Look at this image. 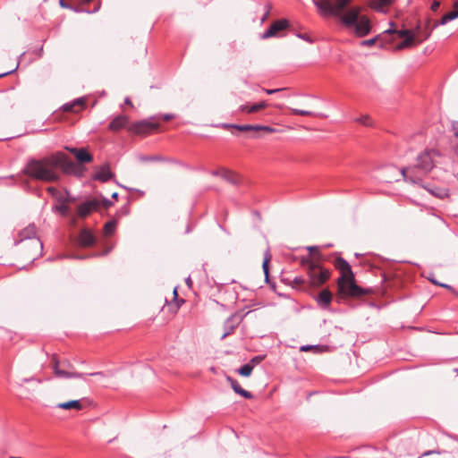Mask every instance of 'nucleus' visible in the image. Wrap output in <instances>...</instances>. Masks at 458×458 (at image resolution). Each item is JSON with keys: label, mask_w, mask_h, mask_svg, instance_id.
<instances>
[{"label": "nucleus", "mask_w": 458, "mask_h": 458, "mask_svg": "<svg viewBox=\"0 0 458 458\" xmlns=\"http://www.w3.org/2000/svg\"><path fill=\"white\" fill-rule=\"evenodd\" d=\"M221 127L224 129L233 128L240 131H256V125H252V124L238 125V124H231V123H222Z\"/></svg>", "instance_id": "nucleus-23"}, {"label": "nucleus", "mask_w": 458, "mask_h": 458, "mask_svg": "<svg viewBox=\"0 0 458 458\" xmlns=\"http://www.w3.org/2000/svg\"><path fill=\"white\" fill-rule=\"evenodd\" d=\"M379 38H380V36H377V37L370 38V39L363 40L361 42V45L368 46V47L373 46L379 39Z\"/></svg>", "instance_id": "nucleus-38"}, {"label": "nucleus", "mask_w": 458, "mask_h": 458, "mask_svg": "<svg viewBox=\"0 0 458 458\" xmlns=\"http://www.w3.org/2000/svg\"><path fill=\"white\" fill-rule=\"evenodd\" d=\"M102 204L106 208H107L108 207H110L112 205V202L109 199L104 198L102 200Z\"/></svg>", "instance_id": "nucleus-51"}, {"label": "nucleus", "mask_w": 458, "mask_h": 458, "mask_svg": "<svg viewBox=\"0 0 458 458\" xmlns=\"http://www.w3.org/2000/svg\"><path fill=\"white\" fill-rule=\"evenodd\" d=\"M37 235V227L34 225H30L23 230L19 233V237L21 241L26 239L36 238Z\"/></svg>", "instance_id": "nucleus-20"}, {"label": "nucleus", "mask_w": 458, "mask_h": 458, "mask_svg": "<svg viewBox=\"0 0 458 458\" xmlns=\"http://www.w3.org/2000/svg\"><path fill=\"white\" fill-rule=\"evenodd\" d=\"M226 380L236 394H240L241 396L246 399H251L253 397L252 394L243 389L236 379L233 378L230 376H227Z\"/></svg>", "instance_id": "nucleus-17"}, {"label": "nucleus", "mask_w": 458, "mask_h": 458, "mask_svg": "<svg viewBox=\"0 0 458 458\" xmlns=\"http://www.w3.org/2000/svg\"><path fill=\"white\" fill-rule=\"evenodd\" d=\"M89 376H104L103 372H94V373H90L89 374Z\"/></svg>", "instance_id": "nucleus-58"}, {"label": "nucleus", "mask_w": 458, "mask_h": 458, "mask_svg": "<svg viewBox=\"0 0 458 458\" xmlns=\"http://www.w3.org/2000/svg\"><path fill=\"white\" fill-rule=\"evenodd\" d=\"M76 242L81 248H89L96 244L97 237L91 230L82 228L77 236Z\"/></svg>", "instance_id": "nucleus-9"}, {"label": "nucleus", "mask_w": 458, "mask_h": 458, "mask_svg": "<svg viewBox=\"0 0 458 458\" xmlns=\"http://www.w3.org/2000/svg\"><path fill=\"white\" fill-rule=\"evenodd\" d=\"M100 2H98L94 8L92 10L84 9L80 5H72V8H69L70 10H72L75 13H97L100 9Z\"/></svg>", "instance_id": "nucleus-25"}, {"label": "nucleus", "mask_w": 458, "mask_h": 458, "mask_svg": "<svg viewBox=\"0 0 458 458\" xmlns=\"http://www.w3.org/2000/svg\"><path fill=\"white\" fill-rule=\"evenodd\" d=\"M186 284H187L189 286L191 285V278H190V277H188V278L186 279Z\"/></svg>", "instance_id": "nucleus-63"}, {"label": "nucleus", "mask_w": 458, "mask_h": 458, "mask_svg": "<svg viewBox=\"0 0 458 458\" xmlns=\"http://www.w3.org/2000/svg\"><path fill=\"white\" fill-rule=\"evenodd\" d=\"M452 130L456 138H458V122H454L452 124Z\"/></svg>", "instance_id": "nucleus-47"}, {"label": "nucleus", "mask_w": 458, "mask_h": 458, "mask_svg": "<svg viewBox=\"0 0 458 458\" xmlns=\"http://www.w3.org/2000/svg\"><path fill=\"white\" fill-rule=\"evenodd\" d=\"M301 264L307 269L310 285L318 287L329 279L330 271L311 261L310 259H303Z\"/></svg>", "instance_id": "nucleus-6"}, {"label": "nucleus", "mask_w": 458, "mask_h": 458, "mask_svg": "<svg viewBox=\"0 0 458 458\" xmlns=\"http://www.w3.org/2000/svg\"><path fill=\"white\" fill-rule=\"evenodd\" d=\"M446 15V18L448 19L449 21L458 18V7L457 8H454V11L448 13H445Z\"/></svg>", "instance_id": "nucleus-37"}, {"label": "nucleus", "mask_w": 458, "mask_h": 458, "mask_svg": "<svg viewBox=\"0 0 458 458\" xmlns=\"http://www.w3.org/2000/svg\"><path fill=\"white\" fill-rule=\"evenodd\" d=\"M114 174L110 171V167L108 165H104L99 167L98 171L93 174L92 178L93 180L99 181L102 182H106L108 180H110Z\"/></svg>", "instance_id": "nucleus-15"}, {"label": "nucleus", "mask_w": 458, "mask_h": 458, "mask_svg": "<svg viewBox=\"0 0 458 458\" xmlns=\"http://www.w3.org/2000/svg\"><path fill=\"white\" fill-rule=\"evenodd\" d=\"M55 199H56V200L60 204L67 203L68 202V199L64 196H63L61 193H60V195H57Z\"/></svg>", "instance_id": "nucleus-45"}, {"label": "nucleus", "mask_w": 458, "mask_h": 458, "mask_svg": "<svg viewBox=\"0 0 458 458\" xmlns=\"http://www.w3.org/2000/svg\"><path fill=\"white\" fill-rule=\"evenodd\" d=\"M332 299V293L327 288L323 289L315 298L318 305L323 310H327L329 308Z\"/></svg>", "instance_id": "nucleus-14"}, {"label": "nucleus", "mask_w": 458, "mask_h": 458, "mask_svg": "<svg viewBox=\"0 0 458 458\" xmlns=\"http://www.w3.org/2000/svg\"><path fill=\"white\" fill-rule=\"evenodd\" d=\"M352 0H312L318 13L324 17H341L345 14Z\"/></svg>", "instance_id": "nucleus-5"}, {"label": "nucleus", "mask_w": 458, "mask_h": 458, "mask_svg": "<svg viewBox=\"0 0 458 458\" xmlns=\"http://www.w3.org/2000/svg\"><path fill=\"white\" fill-rule=\"evenodd\" d=\"M265 7H266V13L261 19L262 21H264L268 17L270 10L272 8L270 4H267Z\"/></svg>", "instance_id": "nucleus-44"}, {"label": "nucleus", "mask_w": 458, "mask_h": 458, "mask_svg": "<svg viewBox=\"0 0 458 458\" xmlns=\"http://www.w3.org/2000/svg\"><path fill=\"white\" fill-rule=\"evenodd\" d=\"M64 174L81 176V169L65 153L56 151L42 158H30L21 173L37 181L57 182L61 179L58 169Z\"/></svg>", "instance_id": "nucleus-1"}, {"label": "nucleus", "mask_w": 458, "mask_h": 458, "mask_svg": "<svg viewBox=\"0 0 458 458\" xmlns=\"http://www.w3.org/2000/svg\"><path fill=\"white\" fill-rule=\"evenodd\" d=\"M268 262H269V257H266L263 261V264H262V267H263V271L265 273L266 278L268 277Z\"/></svg>", "instance_id": "nucleus-39"}, {"label": "nucleus", "mask_w": 458, "mask_h": 458, "mask_svg": "<svg viewBox=\"0 0 458 458\" xmlns=\"http://www.w3.org/2000/svg\"><path fill=\"white\" fill-rule=\"evenodd\" d=\"M297 36H298L299 38H302V39L306 40V41H309V42H310V41H311V40H310V37H309L307 34H298Z\"/></svg>", "instance_id": "nucleus-54"}, {"label": "nucleus", "mask_w": 458, "mask_h": 458, "mask_svg": "<svg viewBox=\"0 0 458 458\" xmlns=\"http://www.w3.org/2000/svg\"><path fill=\"white\" fill-rule=\"evenodd\" d=\"M265 356H262V355H257V356H254L250 360V362H248L249 364H252L253 365V368L259 364L263 360H264Z\"/></svg>", "instance_id": "nucleus-36"}, {"label": "nucleus", "mask_w": 458, "mask_h": 458, "mask_svg": "<svg viewBox=\"0 0 458 458\" xmlns=\"http://www.w3.org/2000/svg\"><path fill=\"white\" fill-rule=\"evenodd\" d=\"M414 43V37H408V38H404L402 42L398 43L395 47L397 50H401L403 48L410 47Z\"/></svg>", "instance_id": "nucleus-29"}, {"label": "nucleus", "mask_w": 458, "mask_h": 458, "mask_svg": "<svg viewBox=\"0 0 458 458\" xmlns=\"http://www.w3.org/2000/svg\"><path fill=\"white\" fill-rule=\"evenodd\" d=\"M386 32H389V33H396L398 38H408V37H414L413 33L411 30H386Z\"/></svg>", "instance_id": "nucleus-28"}, {"label": "nucleus", "mask_w": 458, "mask_h": 458, "mask_svg": "<svg viewBox=\"0 0 458 458\" xmlns=\"http://www.w3.org/2000/svg\"><path fill=\"white\" fill-rule=\"evenodd\" d=\"M65 148H66L70 153H72V155H74V157H76V151L80 149V148H70V147H66Z\"/></svg>", "instance_id": "nucleus-52"}, {"label": "nucleus", "mask_w": 458, "mask_h": 458, "mask_svg": "<svg viewBox=\"0 0 458 458\" xmlns=\"http://www.w3.org/2000/svg\"><path fill=\"white\" fill-rule=\"evenodd\" d=\"M319 347L318 345H303L300 348L301 352H308L310 350H318Z\"/></svg>", "instance_id": "nucleus-42"}, {"label": "nucleus", "mask_w": 458, "mask_h": 458, "mask_svg": "<svg viewBox=\"0 0 458 458\" xmlns=\"http://www.w3.org/2000/svg\"><path fill=\"white\" fill-rule=\"evenodd\" d=\"M59 4L62 8H72V4L66 3L65 0H59Z\"/></svg>", "instance_id": "nucleus-46"}, {"label": "nucleus", "mask_w": 458, "mask_h": 458, "mask_svg": "<svg viewBox=\"0 0 458 458\" xmlns=\"http://www.w3.org/2000/svg\"><path fill=\"white\" fill-rule=\"evenodd\" d=\"M47 191L54 198H55L57 195H60V191L55 187H48Z\"/></svg>", "instance_id": "nucleus-41"}, {"label": "nucleus", "mask_w": 458, "mask_h": 458, "mask_svg": "<svg viewBox=\"0 0 458 458\" xmlns=\"http://www.w3.org/2000/svg\"><path fill=\"white\" fill-rule=\"evenodd\" d=\"M35 380L34 377H25V378H22L21 379V384L23 383H27V382H30V381H33Z\"/></svg>", "instance_id": "nucleus-56"}, {"label": "nucleus", "mask_w": 458, "mask_h": 458, "mask_svg": "<svg viewBox=\"0 0 458 458\" xmlns=\"http://www.w3.org/2000/svg\"><path fill=\"white\" fill-rule=\"evenodd\" d=\"M289 26L286 19H280L275 21L269 28L261 35L262 39H267L273 37H278L279 32L283 31Z\"/></svg>", "instance_id": "nucleus-10"}, {"label": "nucleus", "mask_w": 458, "mask_h": 458, "mask_svg": "<svg viewBox=\"0 0 458 458\" xmlns=\"http://www.w3.org/2000/svg\"><path fill=\"white\" fill-rule=\"evenodd\" d=\"M147 159H148V160H152V161H154V160H159V158H158L157 157H148Z\"/></svg>", "instance_id": "nucleus-60"}, {"label": "nucleus", "mask_w": 458, "mask_h": 458, "mask_svg": "<svg viewBox=\"0 0 458 458\" xmlns=\"http://www.w3.org/2000/svg\"><path fill=\"white\" fill-rule=\"evenodd\" d=\"M284 89H265L266 93L268 95H272L274 93L279 92L283 90Z\"/></svg>", "instance_id": "nucleus-50"}, {"label": "nucleus", "mask_w": 458, "mask_h": 458, "mask_svg": "<svg viewBox=\"0 0 458 458\" xmlns=\"http://www.w3.org/2000/svg\"><path fill=\"white\" fill-rule=\"evenodd\" d=\"M51 363L54 373L58 377L81 378L84 377V374L82 373L66 370V369H71L72 367V364L68 361L59 362L55 356H53Z\"/></svg>", "instance_id": "nucleus-8"}, {"label": "nucleus", "mask_w": 458, "mask_h": 458, "mask_svg": "<svg viewBox=\"0 0 458 458\" xmlns=\"http://www.w3.org/2000/svg\"><path fill=\"white\" fill-rule=\"evenodd\" d=\"M174 117V115L173 114H165L164 115H162V119L165 122H168L170 120H172L173 118Z\"/></svg>", "instance_id": "nucleus-49"}, {"label": "nucleus", "mask_w": 458, "mask_h": 458, "mask_svg": "<svg viewBox=\"0 0 458 458\" xmlns=\"http://www.w3.org/2000/svg\"><path fill=\"white\" fill-rule=\"evenodd\" d=\"M292 114H297V115H304V116H321L324 117L323 114H318L314 112L308 111V110H302V109H297V108H290Z\"/></svg>", "instance_id": "nucleus-27"}, {"label": "nucleus", "mask_w": 458, "mask_h": 458, "mask_svg": "<svg viewBox=\"0 0 458 458\" xmlns=\"http://www.w3.org/2000/svg\"><path fill=\"white\" fill-rule=\"evenodd\" d=\"M438 157L440 153L437 149H425L417 157L414 165L401 169L404 181L422 185V179L435 167Z\"/></svg>", "instance_id": "nucleus-2"}, {"label": "nucleus", "mask_w": 458, "mask_h": 458, "mask_svg": "<svg viewBox=\"0 0 458 458\" xmlns=\"http://www.w3.org/2000/svg\"><path fill=\"white\" fill-rule=\"evenodd\" d=\"M250 106L251 105L249 104L242 105L240 106L239 110L242 113L252 114L253 112L250 111Z\"/></svg>", "instance_id": "nucleus-40"}, {"label": "nucleus", "mask_w": 458, "mask_h": 458, "mask_svg": "<svg viewBox=\"0 0 458 458\" xmlns=\"http://www.w3.org/2000/svg\"><path fill=\"white\" fill-rule=\"evenodd\" d=\"M100 207V201L93 199L89 200H86L79 205L77 209V214L80 217H86L93 211H96Z\"/></svg>", "instance_id": "nucleus-11"}, {"label": "nucleus", "mask_w": 458, "mask_h": 458, "mask_svg": "<svg viewBox=\"0 0 458 458\" xmlns=\"http://www.w3.org/2000/svg\"><path fill=\"white\" fill-rule=\"evenodd\" d=\"M158 127L159 123L157 121V117H150L130 124L128 131L137 135H148L157 130Z\"/></svg>", "instance_id": "nucleus-7"}, {"label": "nucleus", "mask_w": 458, "mask_h": 458, "mask_svg": "<svg viewBox=\"0 0 458 458\" xmlns=\"http://www.w3.org/2000/svg\"><path fill=\"white\" fill-rule=\"evenodd\" d=\"M129 117L124 114L115 116L108 124V130L117 132L122 129L129 127Z\"/></svg>", "instance_id": "nucleus-13"}, {"label": "nucleus", "mask_w": 458, "mask_h": 458, "mask_svg": "<svg viewBox=\"0 0 458 458\" xmlns=\"http://www.w3.org/2000/svg\"><path fill=\"white\" fill-rule=\"evenodd\" d=\"M307 249L310 253L318 252V249L317 246H310Z\"/></svg>", "instance_id": "nucleus-53"}, {"label": "nucleus", "mask_w": 458, "mask_h": 458, "mask_svg": "<svg viewBox=\"0 0 458 458\" xmlns=\"http://www.w3.org/2000/svg\"><path fill=\"white\" fill-rule=\"evenodd\" d=\"M55 209L57 210L58 212H60L61 215L67 216L70 208L67 205V203H63V204H60L58 206H55Z\"/></svg>", "instance_id": "nucleus-34"}, {"label": "nucleus", "mask_w": 458, "mask_h": 458, "mask_svg": "<svg viewBox=\"0 0 458 458\" xmlns=\"http://www.w3.org/2000/svg\"><path fill=\"white\" fill-rule=\"evenodd\" d=\"M241 323V318L237 314H233L224 323V333L221 339L230 335Z\"/></svg>", "instance_id": "nucleus-12"}, {"label": "nucleus", "mask_w": 458, "mask_h": 458, "mask_svg": "<svg viewBox=\"0 0 458 458\" xmlns=\"http://www.w3.org/2000/svg\"><path fill=\"white\" fill-rule=\"evenodd\" d=\"M260 131L268 132V133H274V132L277 131V130L274 127L256 124V131Z\"/></svg>", "instance_id": "nucleus-33"}, {"label": "nucleus", "mask_w": 458, "mask_h": 458, "mask_svg": "<svg viewBox=\"0 0 458 458\" xmlns=\"http://www.w3.org/2000/svg\"><path fill=\"white\" fill-rule=\"evenodd\" d=\"M253 370V365L246 363L240 367L236 371L242 377H250Z\"/></svg>", "instance_id": "nucleus-26"}, {"label": "nucleus", "mask_w": 458, "mask_h": 458, "mask_svg": "<svg viewBox=\"0 0 458 458\" xmlns=\"http://www.w3.org/2000/svg\"><path fill=\"white\" fill-rule=\"evenodd\" d=\"M56 408L63 410L74 409L77 411L82 410L83 406L80 400H72L64 403H60L56 405Z\"/></svg>", "instance_id": "nucleus-21"}, {"label": "nucleus", "mask_w": 458, "mask_h": 458, "mask_svg": "<svg viewBox=\"0 0 458 458\" xmlns=\"http://www.w3.org/2000/svg\"><path fill=\"white\" fill-rule=\"evenodd\" d=\"M116 227V222L114 220L109 221L104 225V232L106 235H111Z\"/></svg>", "instance_id": "nucleus-31"}, {"label": "nucleus", "mask_w": 458, "mask_h": 458, "mask_svg": "<svg viewBox=\"0 0 458 458\" xmlns=\"http://www.w3.org/2000/svg\"><path fill=\"white\" fill-rule=\"evenodd\" d=\"M334 264L335 268L341 273L340 277L337 279L338 291L336 300L338 302L344 298L360 297L369 292L356 284L351 266L344 259L338 257L335 259Z\"/></svg>", "instance_id": "nucleus-3"}, {"label": "nucleus", "mask_w": 458, "mask_h": 458, "mask_svg": "<svg viewBox=\"0 0 458 458\" xmlns=\"http://www.w3.org/2000/svg\"><path fill=\"white\" fill-rule=\"evenodd\" d=\"M109 252H110V249H107L105 251L100 252V253H96L93 256L94 257L105 256V255H107Z\"/></svg>", "instance_id": "nucleus-55"}, {"label": "nucleus", "mask_w": 458, "mask_h": 458, "mask_svg": "<svg viewBox=\"0 0 458 458\" xmlns=\"http://www.w3.org/2000/svg\"><path fill=\"white\" fill-rule=\"evenodd\" d=\"M211 174L214 176H221V169L212 171Z\"/></svg>", "instance_id": "nucleus-57"}, {"label": "nucleus", "mask_w": 458, "mask_h": 458, "mask_svg": "<svg viewBox=\"0 0 458 458\" xmlns=\"http://www.w3.org/2000/svg\"><path fill=\"white\" fill-rule=\"evenodd\" d=\"M394 0H371V7L377 11H382L385 6L390 5Z\"/></svg>", "instance_id": "nucleus-24"}, {"label": "nucleus", "mask_w": 458, "mask_h": 458, "mask_svg": "<svg viewBox=\"0 0 458 458\" xmlns=\"http://www.w3.org/2000/svg\"><path fill=\"white\" fill-rule=\"evenodd\" d=\"M355 122L359 123H361L365 126H370L372 123L370 122V117L369 115H361L360 117L359 118H356L355 119Z\"/></svg>", "instance_id": "nucleus-35"}, {"label": "nucleus", "mask_w": 458, "mask_h": 458, "mask_svg": "<svg viewBox=\"0 0 458 458\" xmlns=\"http://www.w3.org/2000/svg\"><path fill=\"white\" fill-rule=\"evenodd\" d=\"M124 103H125V104H127V105L132 106V104H131V101L130 98H125V99H124Z\"/></svg>", "instance_id": "nucleus-59"}, {"label": "nucleus", "mask_w": 458, "mask_h": 458, "mask_svg": "<svg viewBox=\"0 0 458 458\" xmlns=\"http://www.w3.org/2000/svg\"><path fill=\"white\" fill-rule=\"evenodd\" d=\"M434 284H437V285H440V284L437 281V280H434V279H429Z\"/></svg>", "instance_id": "nucleus-62"}, {"label": "nucleus", "mask_w": 458, "mask_h": 458, "mask_svg": "<svg viewBox=\"0 0 458 458\" xmlns=\"http://www.w3.org/2000/svg\"><path fill=\"white\" fill-rule=\"evenodd\" d=\"M306 280L301 276H295L292 281V286L297 289H301L305 286Z\"/></svg>", "instance_id": "nucleus-30"}, {"label": "nucleus", "mask_w": 458, "mask_h": 458, "mask_svg": "<svg viewBox=\"0 0 458 458\" xmlns=\"http://www.w3.org/2000/svg\"><path fill=\"white\" fill-rule=\"evenodd\" d=\"M439 7H440V2L433 1V3L431 4V10L433 12H437Z\"/></svg>", "instance_id": "nucleus-48"}, {"label": "nucleus", "mask_w": 458, "mask_h": 458, "mask_svg": "<svg viewBox=\"0 0 458 458\" xmlns=\"http://www.w3.org/2000/svg\"><path fill=\"white\" fill-rule=\"evenodd\" d=\"M268 106V104L266 101H260L259 103L252 104L250 106V111L253 113H257L262 109H265Z\"/></svg>", "instance_id": "nucleus-32"}, {"label": "nucleus", "mask_w": 458, "mask_h": 458, "mask_svg": "<svg viewBox=\"0 0 458 458\" xmlns=\"http://www.w3.org/2000/svg\"><path fill=\"white\" fill-rule=\"evenodd\" d=\"M420 186L427 190L430 194L437 198L445 199L448 197V189L438 186H431L430 184H425L424 179H422V185Z\"/></svg>", "instance_id": "nucleus-16"}, {"label": "nucleus", "mask_w": 458, "mask_h": 458, "mask_svg": "<svg viewBox=\"0 0 458 458\" xmlns=\"http://www.w3.org/2000/svg\"><path fill=\"white\" fill-rule=\"evenodd\" d=\"M448 19L446 18V15L445 14L439 21H437L434 26L433 29H436L439 25H445L448 22Z\"/></svg>", "instance_id": "nucleus-43"}, {"label": "nucleus", "mask_w": 458, "mask_h": 458, "mask_svg": "<svg viewBox=\"0 0 458 458\" xmlns=\"http://www.w3.org/2000/svg\"><path fill=\"white\" fill-rule=\"evenodd\" d=\"M112 198L113 199H117L118 198V193L117 192H114L112 194Z\"/></svg>", "instance_id": "nucleus-64"}, {"label": "nucleus", "mask_w": 458, "mask_h": 458, "mask_svg": "<svg viewBox=\"0 0 458 458\" xmlns=\"http://www.w3.org/2000/svg\"><path fill=\"white\" fill-rule=\"evenodd\" d=\"M440 286L445 287V288H448V289L452 288L450 285L445 284H440Z\"/></svg>", "instance_id": "nucleus-61"}, {"label": "nucleus", "mask_w": 458, "mask_h": 458, "mask_svg": "<svg viewBox=\"0 0 458 458\" xmlns=\"http://www.w3.org/2000/svg\"><path fill=\"white\" fill-rule=\"evenodd\" d=\"M361 8L358 5L350 7L345 14L341 17L342 24L353 33L362 38L369 35L371 31V23L368 16L360 14Z\"/></svg>", "instance_id": "nucleus-4"}, {"label": "nucleus", "mask_w": 458, "mask_h": 458, "mask_svg": "<svg viewBox=\"0 0 458 458\" xmlns=\"http://www.w3.org/2000/svg\"><path fill=\"white\" fill-rule=\"evenodd\" d=\"M221 177L226 182L234 185L238 184L240 182V177L237 174L225 168L221 169Z\"/></svg>", "instance_id": "nucleus-19"}, {"label": "nucleus", "mask_w": 458, "mask_h": 458, "mask_svg": "<svg viewBox=\"0 0 458 458\" xmlns=\"http://www.w3.org/2000/svg\"><path fill=\"white\" fill-rule=\"evenodd\" d=\"M75 157L81 164L90 163L93 160L92 155L83 148L76 151Z\"/></svg>", "instance_id": "nucleus-22"}, {"label": "nucleus", "mask_w": 458, "mask_h": 458, "mask_svg": "<svg viewBox=\"0 0 458 458\" xmlns=\"http://www.w3.org/2000/svg\"><path fill=\"white\" fill-rule=\"evenodd\" d=\"M85 106V100L83 98H78L74 100L72 103H67L64 106V110L67 112H74L77 113L80 110L83 109Z\"/></svg>", "instance_id": "nucleus-18"}]
</instances>
